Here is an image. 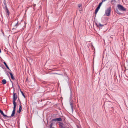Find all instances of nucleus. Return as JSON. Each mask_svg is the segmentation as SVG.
I'll list each match as a JSON object with an SVG mask.
<instances>
[{"instance_id": "obj_4", "label": "nucleus", "mask_w": 128, "mask_h": 128, "mask_svg": "<svg viewBox=\"0 0 128 128\" xmlns=\"http://www.w3.org/2000/svg\"><path fill=\"white\" fill-rule=\"evenodd\" d=\"M17 98V95L16 93H14L13 96V103L14 105H16V101Z\"/></svg>"}, {"instance_id": "obj_26", "label": "nucleus", "mask_w": 128, "mask_h": 128, "mask_svg": "<svg viewBox=\"0 0 128 128\" xmlns=\"http://www.w3.org/2000/svg\"><path fill=\"white\" fill-rule=\"evenodd\" d=\"M18 24V23H17L16 24V25Z\"/></svg>"}, {"instance_id": "obj_23", "label": "nucleus", "mask_w": 128, "mask_h": 128, "mask_svg": "<svg viewBox=\"0 0 128 128\" xmlns=\"http://www.w3.org/2000/svg\"><path fill=\"white\" fill-rule=\"evenodd\" d=\"M52 121H54V120H56V118H54V119H53L52 120Z\"/></svg>"}, {"instance_id": "obj_5", "label": "nucleus", "mask_w": 128, "mask_h": 128, "mask_svg": "<svg viewBox=\"0 0 128 128\" xmlns=\"http://www.w3.org/2000/svg\"><path fill=\"white\" fill-rule=\"evenodd\" d=\"M58 124L60 128H65L63 127L64 124L62 122H56V124Z\"/></svg>"}, {"instance_id": "obj_22", "label": "nucleus", "mask_w": 128, "mask_h": 128, "mask_svg": "<svg viewBox=\"0 0 128 128\" xmlns=\"http://www.w3.org/2000/svg\"><path fill=\"white\" fill-rule=\"evenodd\" d=\"M6 68L8 69L9 70H10V69L9 67H8V65L7 66H6Z\"/></svg>"}, {"instance_id": "obj_20", "label": "nucleus", "mask_w": 128, "mask_h": 128, "mask_svg": "<svg viewBox=\"0 0 128 128\" xmlns=\"http://www.w3.org/2000/svg\"><path fill=\"white\" fill-rule=\"evenodd\" d=\"M82 6V4H78V7L80 8V7Z\"/></svg>"}, {"instance_id": "obj_16", "label": "nucleus", "mask_w": 128, "mask_h": 128, "mask_svg": "<svg viewBox=\"0 0 128 128\" xmlns=\"http://www.w3.org/2000/svg\"><path fill=\"white\" fill-rule=\"evenodd\" d=\"M53 124H54L53 123H52L50 124V128H55L54 127H52V126H53Z\"/></svg>"}, {"instance_id": "obj_11", "label": "nucleus", "mask_w": 128, "mask_h": 128, "mask_svg": "<svg viewBox=\"0 0 128 128\" xmlns=\"http://www.w3.org/2000/svg\"><path fill=\"white\" fill-rule=\"evenodd\" d=\"M9 73L10 74V75L11 76V77L12 79L13 80H14V76H13L12 74V73L10 72Z\"/></svg>"}, {"instance_id": "obj_24", "label": "nucleus", "mask_w": 128, "mask_h": 128, "mask_svg": "<svg viewBox=\"0 0 128 128\" xmlns=\"http://www.w3.org/2000/svg\"><path fill=\"white\" fill-rule=\"evenodd\" d=\"M56 74H58V75H62V74H58V73H56Z\"/></svg>"}, {"instance_id": "obj_7", "label": "nucleus", "mask_w": 128, "mask_h": 128, "mask_svg": "<svg viewBox=\"0 0 128 128\" xmlns=\"http://www.w3.org/2000/svg\"><path fill=\"white\" fill-rule=\"evenodd\" d=\"M100 8H99L98 7V6L96 8L95 10V15L94 18H95L96 17V14H97V12H98V10H99L100 9Z\"/></svg>"}, {"instance_id": "obj_9", "label": "nucleus", "mask_w": 128, "mask_h": 128, "mask_svg": "<svg viewBox=\"0 0 128 128\" xmlns=\"http://www.w3.org/2000/svg\"><path fill=\"white\" fill-rule=\"evenodd\" d=\"M56 122H60L62 120V118L60 117L56 118Z\"/></svg>"}, {"instance_id": "obj_25", "label": "nucleus", "mask_w": 128, "mask_h": 128, "mask_svg": "<svg viewBox=\"0 0 128 128\" xmlns=\"http://www.w3.org/2000/svg\"><path fill=\"white\" fill-rule=\"evenodd\" d=\"M106 0H102V2H104Z\"/></svg>"}, {"instance_id": "obj_14", "label": "nucleus", "mask_w": 128, "mask_h": 128, "mask_svg": "<svg viewBox=\"0 0 128 128\" xmlns=\"http://www.w3.org/2000/svg\"><path fill=\"white\" fill-rule=\"evenodd\" d=\"M103 2H102V1L100 3L98 4V7L99 8H100V6H101L102 5Z\"/></svg>"}, {"instance_id": "obj_13", "label": "nucleus", "mask_w": 128, "mask_h": 128, "mask_svg": "<svg viewBox=\"0 0 128 128\" xmlns=\"http://www.w3.org/2000/svg\"><path fill=\"white\" fill-rule=\"evenodd\" d=\"M2 82L3 84H6V80L3 79L2 81Z\"/></svg>"}, {"instance_id": "obj_29", "label": "nucleus", "mask_w": 128, "mask_h": 128, "mask_svg": "<svg viewBox=\"0 0 128 128\" xmlns=\"http://www.w3.org/2000/svg\"><path fill=\"white\" fill-rule=\"evenodd\" d=\"M26 128H28L27 127H26Z\"/></svg>"}, {"instance_id": "obj_17", "label": "nucleus", "mask_w": 128, "mask_h": 128, "mask_svg": "<svg viewBox=\"0 0 128 128\" xmlns=\"http://www.w3.org/2000/svg\"><path fill=\"white\" fill-rule=\"evenodd\" d=\"M22 109V106H20L19 108V112L20 113Z\"/></svg>"}, {"instance_id": "obj_6", "label": "nucleus", "mask_w": 128, "mask_h": 128, "mask_svg": "<svg viewBox=\"0 0 128 128\" xmlns=\"http://www.w3.org/2000/svg\"><path fill=\"white\" fill-rule=\"evenodd\" d=\"M14 107L13 108V110L12 111V114L11 115V116L12 117L15 114V108L16 107V105H14Z\"/></svg>"}, {"instance_id": "obj_2", "label": "nucleus", "mask_w": 128, "mask_h": 128, "mask_svg": "<svg viewBox=\"0 0 128 128\" xmlns=\"http://www.w3.org/2000/svg\"><path fill=\"white\" fill-rule=\"evenodd\" d=\"M117 8L120 11H125L126 10V8H124L123 6L120 4L117 5Z\"/></svg>"}, {"instance_id": "obj_12", "label": "nucleus", "mask_w": 128, "mask_h": 128, "mask_svg": "<svg viewBox=\"0 0 128 128\" xmlns=\"http://www.w3.org/2000/svg\"><path fill=\"white\" fill-rule=\"evenodd\" d=\"M0 113L1 114H2V115H3V116L4 117H6V116H7L6 115H5L3 111L2 110H1L0 109Z\"/></svg>"}, {"instance_id": "obj_27", "label": "nucleus", "mask_w": 128, "mask_h": 128, "mask_svg": "<svg viewBox=\"0 0 128 128\" xmlns=\"http://www.w3.org/2000/svg\"><path fill=\"white\" fill-rule=\"evenodd\" d=\"M57 112H58L56 111V116H57Z\"/></svg>"}, {"instance_id": "obj_10", "label": "nucleus", "mask_w": 128, "mask_h": 128, "mask_svg": "<svg viewBox=\"0 0 128 128\" xmlns=\"http://www.w3.org/2000/svg\"><path fill=\"white\" fill-rule=\"evenodd\" d=\"M5 10H6V12L7 13L8 15L9 14V12L8 11V10L6 6Z\"/></svg>"}, {"instance_id": "obj_18", "label": "nucleus", "mask_w": 128, "mask_h": 128, "mask_svg": "<svg viewBox=\"0 0 128 128\" xmlns=\"http://www.w3.org/2000/svg\"><path fill=\"white\" fill-rule=\"evenodd\" d=\"M99 25V26L101 27L102 28L103 26H104V25L101 24L100 23Z\"/></svg>"}, {"instance_id": "obj_21", "label": "nucleus", "mask_w": 128, "mask_h": 128, "mask_svg": "<svg viewBox=\"0 0 128 128\" xmlns=\"http://www.w3.org/2000/svg\"><path fill=\"white\" fill-rule=\"evenodd\" d=\"M3 63L6 66H7V64H6V62H4Z\"/></svg>"}, {"instance_id": "obj_3", "label": "nucleus", "mask_w": 128, "mask_h": 128, "mask_svg": "<svg viewBox=\"0 0 128 128\" xmlns=\"http://www.w3.org/2000/svg\"><path fill=\"white\" fill-rule=\"evenodd\" d=\"M72 92L70 90V100L71 101V100H72ZM70 105L71 106V109L72 110V111L73 112V111L74 110V106L72 105V103L71 102H70Z\"/></svg>"}, {"instance_id": "obj_8", "label": "nucleus", "mask_w": 128, "mask_h": 128, "mask_svg": "<svg viewBox=\"0 0 128 128\" xmlns=\"http://www.w3.org/2000/svg\"><path fill=\"white\" fill-rule=\"evenodd\" d=\"M118 9L117 8H116V12L119 15H121L122 14L118 10Z\"/></svg>"}, {"instance_id": "obj_1", "label": "nucleus", "mask_w": 128, "mask_h": 128, "mask_svg": "<svg viewBox=\"0 0 128 128\" xmlns=\"http://www.w3.org/2000/svg\"><path fill=\"white\" fill-rule=\"evenodd\" d=\"M111 10V7H109L107 8L106 10L105 13L104 14V16H110Z\"/></svg>"}, {"instance_id": "obj_28", "label": "nucleus", "mask_w": 128, "mask_h": 128, "mask_svg": "<svg viewBox=\"0 0 128 128\" xmlns=\"http://www.w3.org/2000/svg\"><path fill=\"white\" fill-rule=\"evenodd\" d=\"M78 126V128H80L78 126Z\"/></svg>"}, {"instance_id": "obj_15", "label": "nucleus", "mask_w": 128, "mask_h": 128, "mask_svg": "<svg viewBox=\"0 0 128 128\" xmlns=\"http://www.w3.org/2000/svg\"><path fill=\"white\" fill-rule=\"evenodd\" d=\"M111 2L112 4H114L116 3V1L115 0H112L111 1Z\"/></svg>"}, {"instance_id": "obj_19", "label": "nucleus", "mask_w": 128, "mask_h": 128, "mask_svg": "<svg viewBox=\"0 0 128 128\" xmlns=\"http://www.w3.org/2000/svg\"><path fill=\"white\" fill-rule=\"evenodd\" d=\"M21 92L22 94V95L25 98V96L23 93V92L22 91H21Z\"/></svg>"}]
</instances>
